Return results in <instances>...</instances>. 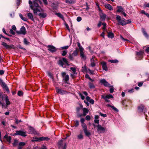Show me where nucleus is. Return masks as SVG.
I'll return each instance as SVG.
<instances>
[{
	"label": "nucleus",
	"instance_id": "6e6552de",
	"mask_svg": "<svg viewBox=\"0 0 149 149\" xmlns=\"http://www.w3.org/2000/svg\"><path fill=\"white\" fill-rule=\"evenodd\" d=\"M100 83L101 84L104 85L105 87H110L111 86L109 83L107 82L105 79H101L100 81Z\"/></svg>",
	"mask_w": 149,
	"mask_h": 149
},
{
	"label": "nucleus",
	"instance_id": "393cba45",
	"mask_svg": "<svg viewBox=\"0 0 149 149\" xmlns=\"http://www.w3.org/2000/svg\"><path fill=\"white\" fill-rule=\"evenodd\" d=\"M83 131L85 135L86 136L89 137L91 135V133L87 130V129Z\"/></svg>",
	"mask_w": 149,
	"mask_h": 149
},
{
	"label": "nucleus",
	"instance_id": "f704fd0d",
	"mask_svg": "<svg viewBox=\"0 0 149 149\" xmlns=\"http://www.w3.org/2000/svg\"><path fill=\"white\" fill-rule=\"evenodd\" d=\"M89 87L90 88H95V86L91 82H89L88 83Z\"/></svg>",
	"mask_w": 149,
	"mask_h": 149
},
{
	"label": "nucleus",
	"instance_id": "bb28decb",
	"mask_svg": "<svg viewBox=\"0 0 149 149\" xmlns=\"http://www.w3.org/2000/svg\"><path fill=\"white\" fill-rule=\"evenodd\" d=\"M144 109V107L141 105L138 107V109L139 112H142Z\"/></svg>",
	"mask_w": 149,
	"mask_h": 149
},
{
	"label": "nucleus",
	"instance_id": "b1692460",
	"mask_svg": "<svg viewBox=\"0 0 149 149\" xmlns=\"http://www.w3.org/2000/svg\"><path fill=\"white\" fill-rule=\"evenodd\" d=\"M27 16L29 19L32 21H34V19L32 13H28L27 14Z\"/></svg>",
	"mask_w": 149,
	"mask_h": 149
},
{
	"label": "nucleus",
	"instance_id": "0e129e2a",
	"mask_svg": "<svg viewBox=\"0 0 149 149\" xmlns=\"http://www.w3.org/2000/svg\"><path fill=\"white\" fill-rule=\"evenodd\" d=\"M111 86V87H112L111 88H110V89L109 90V91L110 92V93H113L114 91V89L113 88V87L112 86Z\"/></svg>",
	"mask_w": 149,
	"mask_h": 149
},
{
	"label": "nucleus",
	"instance_id": "cd10ccee",
	"mask_svg": "<svg viewBox=\"0 0 149 149\" xmlns=\"http://www.w3.org/2000/svg\"><path fill=\"white\" fill-rule=\"evenodd\" d=\"M75 0H66L65 1V2L68 3L72 4L75 2Z\"/></svg>",
	"mask_w": 149,
	"mask_h": 149
},
{
	"label": "nucleus",
	"instance_id": "423d86ee",
	"mask_svg": "<svg viewBox=\"0 0 149 149\" xmlns=\"http://www.w3.org/2000/svg\"><path fill=\"white\" fill-rule=\"evenodd\" d=\"M64 63L68 65V61L65 58H62V60H59L58 61V64L60 66L63 67V66L64 65V63Z\"/></svg>",
	"mask_w": 149,
	"mask_h": 149
},
{
	"label": "nucleus",
	"instance_id": "9b49d317",
	"mask_svg": "<svg viewBox=\"0 0 149 149\" xmlns=\"http://www.w3.org/2000/svg\"><path fill=\"white\" fill-rule=\"evenodd\" d=\"M143 52L142 51H140L136 52V57L137 60H139L141 59L143 57Z\"/></svg>",
	"mask_w": 149,
	"mask_h": 149
},
{
	"label": "nucleus",
	"instance_id": "0eeeda50",
	"mask_svg": "<svg viewBox=\"0 0 149 149\" xmlns=\"http://www.w3.org/2000/svg\"><path fill=\"white\" fill-rule=\"evenodd\" d=\"M61 75L65 83H67L69 79V77L68 74H66L65 72H63L61 73Z\"/></svg>",
	"mask_w": 149,
	"mask_h": 149
},
{
	"label": "nucleus",
	"instance_id": "49530a36",
	"mask_svg": "<svg viewBox=\"0 0 149 149\" xmlns=\"http://www.w3.org/2000/svg\"><path fill=\"white\" fill-rule=\"evenodd\" d=\"M24 43L26 45H28L29 44V42L27 41V39L25 38L24 39Z\"/></svg>",
	"mask_w": 149,
	"mask_h": 149
},
{
	"label": "nucleus",
	"instance_id": "774afa93",
	"mask_svg": "<svg viewBox=\"0 0 149 149\" xmlns=\"http://www.w3.org/2000/svg\"><path fill=\"white\" fill-rule=\"evenodd\" d=\"M102 24L103 25V29L104 30L105 29L106 26V25H107L104 22V23H102Z\"/></svg>",
	"mask_w": 149,
	"mask_h": 149
},
{
	"label": "nucleus",
	"instance_id": "79ce46f5",
	"mask_svg": "<svg viewBox=\"0 0 149 149\" xmlns=\"http://www.w3.org/2000/svg\"><path fill=\"white\" fill-rule=\"evenodd\" d=\"M102 98L105 100L107 102H110V101L109 100V99L107 97H106V96L104 97L103 95H102Z\"/></svg>",
	"mask_w": 149,
	"mask_h": 149
},
{
	"label": "nucleus",
	"instance_id": "6ab92c4d",
	"mask_svg": "<svg viewBox=\"0 0 149 149\" xmlns=\"http://www.w3.org/2000/svg\"><path fill=\"white\" fill-rule=\"evenodd\" d=\"M82 110L83 111V116H86L87 113H88L89 110L87 108H83Z\"/></svg>",
	"mask_w": 149,
	"mask_h": 149
},
{
	"label": "nucleus",
	"instance_id": "a18cd8bd",
	"mask_svg": "<svg viewBox=\"0 0 149 149\" xmlns=\"http://www.w3.org/2000/svg\"><path fill=\"white\" fill-rule=\"evenodd\" d=\"M23 95V93L21 91H19L18 92L17 95L19 96H22Z\"/></svg>",
	"mask_w": 149,
	"mask_h": 149
},
{
	"label": "nucleus",
	"instance_id": "1a4fd4ad",
	"mask_svg": "<svg viewBox=\"0 0 149 149\" xmlns=\"http://www.w3.org/2000/svg\"><path fill=\"white\" fill-rule=\"evenodd\" d=\"M16 32L17 34H23L24 35L26 33V29L24 26H22L20 28L19 31H16Z\"/></svg>",
	"mask_w": 149,
	"mask_h": 149
},
{
	"label": "nucleus",
	"instance_id": "20e7f679",
	"mask_svg": "<svg viewBox=\"0 0 149 149\" xmlns=\"http://www.w3.org/2000/svg\"><path fill=\"white\" fill-rule=\"evenodd\" d=\"M116 18L117 21L118 22V24L123 26L125 25V20H122L121 17L119 15H117L116 16Z\"/></svg>",
	"mask_w": 149,
	"mask_h": 149
},
{
	"label": "nucleus",
	"instance_id": "9d476101",
	"mask_svg": "<svg viewBox=\"0 0 149 149\" xmlns=\"http://www.w3.org/2000/svg\"><path fill=\"white\" fill-rule=\"evenodd\" d=\"M48 50L52 53H54L57 51L56 48L53 45H48L47 46Z\"/></svg>",
	"mask_w": 149,
	"mask_h": 149
},
{
	"label": "nucleus",
	"instance_id": "de8ad7c7",
	"mask_svg": "<svg viewBox=\"0 0 149 149\" xmlns=\"http://www.w3.org/2000/svg\"><path fill=\"white\" fill-rule=\"evenodd\" d=\"M77 138L79 139H81L83 138V136L82 134H81L77 136Z\"/></svg>",
	"mask_w": 149,
	"mask_h": 149
},
{
	"label": "nucleus",
	"instance_id": "69168bd1",
	"mask_svg": "<svg viewBox=\"0 0 149 149\" xmlns=\"http://www.w3.org/2000/svg\"><path fill=\"white\" fill-rule=\"evenodd\" d=\"M69 47L68 46H63V47H61V48L62 49H68Z\"/></svg>",
	"mask_w": 149,
	"mask_h": 149
},
{
	"label": "nucleus",
	"instance_id": "603ef678",
	"mask_svg": "<svg viewBox=\"0 0 149 149\" xmlns=\"http://www.w3.org/2000/svg\"><path fill=\"white\" fill-rule=\"evenodd\" d=\"M99 114L101 116H102L104 118L106 117L107 116V114H103V113H101V112H100L99 113Z\"/></svg>",
	"mask_w": 149,
	"mask_h": 149
},
{
	"label": "nucleus",
	"instance_id": "58836bf2",
	"mask_svg": "<svg viewBox=\"0 0 149 149\" xmlns=\"http://www.w3.org/2000/svg\"><path fill=\"white\" fill-rule=\"evenodd\" d=\"M78 52L77 49L74 50L72 54V55L76 56L78 55Z\"/></svg>",
	"mask_w": 149,
	"mask_h": 149
},
{
	"label": "nucleus",
	"instance_id": "7c9ffc66",
	"mask_svg": "<svg viewBox=\"0 0 149 149\" xmlns=\"http://www.w3.org/2000/svg\"><path fill=\"white\" fill-rule=\"evenodd\" d=\"M142 32L143 33V35L146 37H148V35L146 33L145 29L143 28H142Z\"/></svg>",
	"mask_w": 149,
	"mask_h": 149
},
{
	"label": "nucleus",
	"instance_id": "ea45409f",
	"mask_svg": "<svg viewBox=\"0 0 149 149\" xmlns=\"http://www.w3.org/2000/svg\"><path fill=\"white\" fill-rule=\"evenodd\" d=\"M18 141L17 139H15L14 140V142L13 143V146H16L18 143Z\"/></svg>",
	"mask_w": 149,
	"mask_h": 149
},
{
	"label": "nucleus",
	"instance_id": "a211bd4d",
	"mask_svg": "<svg viewBox=\"0 0 149 149\" xmlns=\"http://www.w3.org/2000/svg\"><path fill=\"white\" fill-rule=\"evenodd\" d=\"M103 69L106 71L107 70V64L105 62H102L101 63Z\"/></svg>",
	"mask_w": 149,
	"mask_h": 149
},
{
	"label": "nucleus",
	"instance_id": "5fc2aeb1",
	"mask_svg": "<svg viewBox=\"0 0 149 149\" xmlns=\"http://www.w3.org/2000/svg\"><path fill=\"white\" fill-rule=\"evenodd\" d=\"M75 123L74 126L76 127H77L79 125V121L78 120H76L75 121Z\"/></svg>",
	"mask_w": 149,
	"mask_h": 149
},
{
	"label": "nucleus",
	"instance_id": "39448f33",
	"mask_svg": "<svg viewBox=\"0 0 149 149\" xmlns=\"http://www.w3.org/2000/svg\"><path fill=\"white\" fill-rule=\"evenodd\" d=\"M1 45L3 46L6 49H15V47L13 45H8L6 43L3 42L1 44Z\"/></svg>",
	"mask_w": 149,
	"mask_h": 149
},
{
	"label": "nucleus",
	"instance_id": "4be33fe9",
	"mask_svg": "<svg viewBox=\"0 0 149 149\" xmlns=\"http://www.w3.org/2000/svg\"><path fill=\"white\" fill-rule=\"evenodd\" d=\"M105 7L106 8L109 10H113L112 7L109 4H107L105 5Z\"/></svg>",
	"mask_w": 149,
	"mask_h": 149
},
{
	"label": "nucleus",
	"instance_id": "864d4df0",
	"mask_svg": "<svg viewBox=\"0 0 149 149\" xmlns=\"http://www.w3.org/2000/svg\"><path fill=\"white\" fill-rule=\"evenodd\" d=\"M6 140L8 142L10 143L11 142V137L10 136H8L7 138L6 139Z\"/></svg>",
	"mask_w": 149,
	"mask_h": 149
},
{
	"label": "nucleus",
	"instance_id": "dca6fc26",
	"mask_svg": "<svg viewBox=\"0 0 149 149\" xmlns=\"http://www.w3.org/2000/svg\"><path fill=\"white\" fill-rule=\"evenodd\" d=\"M118 9L117 10V12H121L122 13L124 11V9L121 6H117Z\"/></svg>",
	"mask_w": 149,
	"mask_h": 149
},
{
	"label": "nucleus",
	"instance_id": "2eb2a0df",
	"mask_svg": "<svg viewBox=\"0 0 149 149\" xmlns=\"http://www.w3.org/2000/svg\"><path fill=\"white\" fill-rule=\"evenodd\" d=\"M29 129L30 133L34 134H37V132L33 127L30 126L29 127Z\"/></svg>",
	"mask_w": 149,
	"mask_h": 149
},
{
	"label": "nucleus",
	"instance_id": "c756f323",
	"mask_svg": "<svg viewBox=\"0 0 149 149\" xmlns=\"http://www.w3.org/2000/svg\"><path fill=\"white\" fill-rule=\"evenodd\" d=\"M142 32L143 33V35L146 37H148V35L146 33L145 29L143 28H142Z\"/></svg>",
	"mask_w": 149,
	"mask_h": 149
},
{
	"label": "nucleus",
	"instance_id": "a878e982",
	"mask_svg": "<svg viewBox=\"0 0 149 149\" xmlns=\"http://www.w3.org/2000/svg\"><path fill=\"white\" fill-rule=\"evenodd\" d=\"M91 65L92 67H94L95 66V64L94 62V60L93 57L91 59Z\"/></svg>",
	"mask_w": 149,
	"mask_h": 149
},
{
	"label": "nucleus",
	"instance_id": "f03ea898",
	"mask_svg": "<svg viewBox=\"0 0 149 149\" xmlns=\"http://www.w3.org/2000/svg\"><path fill=\"white\" fill-rule=\"evenodd\" d=\"M0 85L3 89L5 90L8 93H10L9 89L7 85V84L4 82L3 80L0 78Z\"/></svg>",
	"mask_w": 149,
	"mask_h": 149
},
{
	"label": "nucleus",
	"instance_id": "ddd939ff",
	"mask_svg": "<svg viewBox=\"0 0 149 149\" xmlns=\"http://www.w3.org/2000/svg\"><path fill=\"white\" fill-rule=\"evenodd\" d=\"M97 130L100 133L104 132L105 130V128L102 127L101 125H98L97 126Z\"/></svg>",
	"mask_w": 149,
	"mask_h": 149
},
{
	"label": "nucleus",
	"instance_id": "2f4dec72",
	"mask_svg": "<svg viewBox=\"0 0 149 149\" xmlns=\"http://www.w3.org/2000/svg\"><path fill=\"white\" fill-rule=\"evenodd\" d=\"M5 100L6 101V104L7 105H8L10 104V101L9 100L8 97V96H6L5 97Z\"/></svg>",
	"mask_w": 149,
	"mask_h": 149
},
{
	"label": "nucleus",
	"instance_id": "e433bc0d",
	"mask_svg": "<svg viewBox=\"0 0 149 149\" xmlns=\"http://www.w3.org/2000/svg\"><path fill=\"white\" fill-rule=\"evenodd\" d=\"M77 45L79 47V49L80 50V51H84V49L81 46L80 43L79 42H78Z\"/></svg>",
	"mask_w": 149,
	"mask_h": 149
},
{
	"label": "nucleus",
	"instance_id": "4468645a",
	"mask_svg": "<svg viewBox=\"0 0 149 149\" xmlns=\"http://www.w3.org/2000/svg\"><path fill=\"white\" fill-rule=\"evenodd\" d=\"M100 19L102 21H105L107 17L106 15L103 13H99Z\"/></svg>",
	"mask_w": 149,
	"mask_h": 149
},
{
	"label": "nucleus",
	"instance_id": "680f3d73",
	"mask_svg": "<svg viewBox=\"0 0 149 149\" xmlns=\"http://www.w3.org/2000/svg\"><path fill=\"white\" fill-rule=\"evenodd\" d=\"M113 110L115 111L118 112V109H117L116 107H115L114 106H113L111 108Z\"/></svg>",
	"mask_w": 149,
	"mask_h": 149
},
{
	"label": "nucleus",
	"instance_id": "7ed1b4c3",
	"mask_svg": "<svg viewBox=\"0 0 149 149\" xmlns=\"http://www.w3.org/2000/svg\"><path fill=\"white\" fill-rule=\"evenodd\" d=\"M14 135H19L25 137L27 136L26 132L22 130H16L15 133L14 134Z\"/></svg>",
	"mask_w": 149,
	"mask_h": 149
},
{
	"label": "nucleus",
	"instance_id": "6e6d98bb",
	"mask_svg": "<svg viewBox=\"0 0 149 149\" xmlns=\"http://www.w3.org/2000/svg\"><path fill=\"white\" fill-rule=\"evenodd\" d=\"M120 39H121L122 40H123L124 41H128L129 42H130V41L129 40H127V39H125L123 38V37L121 36V35H120Z\"/></svg>",
	"mask_w": 149,
	"mask_h": 149
},
{
	"label": "nucleus",
	"instance_id": "4d7b16f0",
	"mask_svg": "<svg viewBox=\"0 0 149 149\" xmlns=\"http://www.w3.org/2000/svg\"><path fill=\"white\" fill-rule=\"evenodd\" d=\"M25 145V143L24 142H20L19 144V146H21L22 147L24 146Z\"/></svg>",
	"mask_w": 149,
	"mask_h": 149
},
{
	"label": "nucleus",
	"instance_id": "c9c22d12",
	"mask_svg": "<svg viewBox=\"0 0 149 149\" xmlns=\"http://www.w3.org/2000/svg\"><path fill=\"white\" fill-rule=\"evenodd\" d=\"M70 69L72 71L73 73L74 74H77V72L76 71V69L74 67H71L70 68Z\"/></svg>",
	"mask_w": 149,
	"mask_h": 149
},
{
	"label": "nucleus",
	"instance_id": "e2e57ef3",
	"mask_svg": "<svg viewBox=\"0 0 149 149\" xmlns=\"http://www.w3.org/2000/svg\"><path fill=\"white\" fill-rule=\"evenodd\" d=\"M0 36H1V37L2 38H3L5 39H6L7 40H8V41H10V39L9 38H6V37L4 36H3V35H2L1 34H0Z\"/></svg>",
	"mask_w": 149,
	"mask_h": 149
},
{
	"label": "nucleus",
	"instance_id": "f257e3e1",
	"mask_svg": "<svg viewBox=\"0 0 149 149\" xmlns=\"http://www.w3.org/2000/svg\"><path fill=\"white\" fill-rule=\"evenodd\" d=\"M29 3L30 5L31 8L33 10V12L35 15H37V12L40 11V10L38 8H34V7H39L38 3L40 4H41L42 3L40 0H33V3L31 1L29 0Z\"/></svg>",
	"mask_w": 149,
	"mask_h": 149
},
{
	"label": "nucleus",
	"instance_id": "473e14b6",
	"mask_svg": "<svg viewBox=\"0 0 149 149\" xmlns=\"http://www.w3.org/2000/svg\"><path fill=\"white\" fill-rule=\"evenodd\" d=\"M47 73L48 75V76L52 79H54V77L52 75V74L51 73V72H49L47 71Z\"/></svg>",
	"mask_w": 149,
	"mask_h": 149
},
{
	"label": "nucleus",
	"instance_id": "4c0bfd02",
	"mask_svg": "<svg viewBox=\"0 0 149 149\" xmlns=\"http://www.w3.org/2000/svg\"><path fill=\"white\" fill-rule=\"evenodd\" d=\"M81 126L83 128V130H85L87 129V126L85 123H82Z\"/></svg>",
	"mask_w": 149,
	"mask_h": 149
},
{
	"label": "nucleus",
	"instance_id": "37998d69",
	"mask_svg": "<svg viewBox=\"0 0 149 149\" xmlns=\"http://www.w3.org/2000/svg\"><path fill=\"white\" fill-rule=\"evenodd\" d=\"M109 61L111 63H116L118 62V61L116 59L110 60Z\"/></svg>",
	"mask_w": 149,
	"mask_h": 149
},
{
	"label": "nucleus",
	"instance_id": "f8f14e48",
	"mask_svg": "<svg viewBox=\"0 0 149 149\" xmlns=\"http://www.w3.org/2000/svg\"><path fill=\"white\" fill-rule=\"evenodd\" d=\"M56 91L58 93L61 95H64L67 93V92L58 87L56 88Z\"/></svg>",
	"mask_w": 149,
	"mask_h": 149
},
{
	"label": "nucleus",
	"instance_id": "412c9836",
	"mask_svg": "<svg viewBox=\"0 0 149 149\" xmlns=\"http://www.w3.org/2000/svg\"><path fill=\"white\" fill-rule=\"evenodd\" d=\"M38 15L40 17L44 18L47 16V14L46 13H40L38 14Z\"/></svg>",
	"mask_w": 149,
	"mask_h": 149
},
{
	"label": "nucleus",
	"instance_id": "3c124183",
	"mask_svg": "<svg viewBox=\"0 0 149 149\" xmlns=\"http://www.w3.org/2000/svg\"><path fill=\"white\" fill-rule=\"evenodd\" d=\"M77 74H74V73L73 74H70V77L72 79H74L75 78V76L77 75Z\"/></svg>",
	"mask_w": 149,
	"mask_h": 149
},
{
	"label": "nucleus",
	"instance_id": "c03bdc74",
	"mask_svg": "<svg viewBox=\"0 0 149 149\" xmlns=\"http://www.w3.org/2000/svg\"><path fill=\"white\" fill-rule=\"evenodd\" d=\"M67 53V51L66 50H64L63 51L61 55L63 56H65Z\"/></svg>",
	"mask_w": 149,
	"mask_h": 149
},
{
	"label": "nucleus",
	"instance_id": "a19ab883",
	"mask_svg": "<svg viewBox=\"0 0 149 149\" xmlns=\"http://www.w3.org/2000/svg\"><path fill=\"white\" fill-rule=\"evenodd\" d=\"M55 14L58 17L61 18H63V15L60 13H55Z\"/></svg>",
	"mask_w": 149,
	"mask_h": 149
},
{
	"label": "nucleus",
	"instance_id": "aec40b11",
	"mask_svg": "<svg viewBox=\"0 0 149 149\" xmlns=\"http://www.w3.org/2000/svg\"><path fill=\"white\" fill-rule=\"evenodd\" d=\"M107 36L109 38L112 39L114 37V34L111 32H108Z\"/></svg>",
	"mask_w": 149,
	"mask_h": 149
},
{
	"label": "nucleus",
	"instance_id": "338daca9",
	"mask_svg": "<svg viewBox=\"0 0 149 149\" xmlns=\"http://www.w3.org/2000/svg\"><path fill=\"white\" fill-rule=\"evenodd\" d=\"M81 17H78L77 19V20L78 22H80L81 20Z\"/></svg>",
	"mask_w": 149,
	"mask_h": 149
},
{
	"label": "nucleus",
	"instance_id": "052dcab7",
	"mask_svg": "<svg viewBox=\"0 0 149 149\" xmlns=\"http://www.w3.org/2000/svg\"><path fill=\"white\" fill-rule=\"evenodd\" d=\"M85 119L86 120H91V117L89 115H87Z\"/></svg>",
	"mask_w": 149,
	"mask_h": 149
},
{
	"label": "nucleus",
	"instance_id": "f3484780",
	"mask_svg": "<svg viewBox=\"0 0 149 149\" xmlns=\"http://www.w3.org/2000/svg\"><path fill=\"white\" fill-rule=\"evenodd\" d=\"M63 140L61 139L58 142V145L59 149L63 148Z\"/></svg>",
	"mask_w": 149,
	"mask_h": 149
},
{
	"label": "nucleus",
	"instance_id": "c85d7f7f",
	"mask_svg": "<svg viewBox=\"0 0 149 149\" xmlns=\"http://www.w3.org/2000/svg\"><path fill=\"white\" fill-rule=\"evenodd\" d=\"M84 51H80V56L81 58L84 60L86 59V58L85 56L84 55L83 52Z\"/></svg>",
	"mask_w": 149,
	"mask_h": 149
},
{
	"label": "nucleus",
	"instance_id": "72a5a7b5",
	"mask_svg": "<svg viewBox=\"0 0 149 149\" xmlns=\"http://www.w3.org/2000/svg\"><path fill=\"white\" fill-rule=\"evenodd\" d=\"M40 140L42 141H48L50 139V138L48 137H40Z\"/></svg>",
	"mask_w": 149,
	"mask_h": 149
},
{
	"label": "nucleus",
	"instance_id": "13d9d810",
	"mask_svg": "<svg viewBox=\"0 0 149 149\" xmlns=\"http://www.w3.org/2000/svg\"><path fill=\"white\" fill-rule=\"evenodd\" d=\"M79 96L81 97V98L82 100H83L85 98V97L81 93H79Z\"/></svg>",
	"mask_w": 149,
	"mask_h": 149
},
{
	"label": "nucleus",
	"instance_id": "5701e85b",
	"mask_svg": "<svg viewBox=\"0 0 149 149\" xmlns=\"http://www.w3.org/2000/svg\"><path fill=\"white\" fill-rule=\"evenodd\" d=\"M40 137H33V139L31 140V141L33 142H34L35 141L36 142H39L41 141V140H40Z\"/></svg>",
	"mask_w": 149,
	"mask_h": 149
},
{
	"label": "nucleus",
	"instance_id": "bf43d9fd",
	"mask_svg": "<svg viewBox=\"0 0 149 149\" xmlns=\"http://www.w3.org/2000/svg\"><path fill=\"white\" fill-rule=\"evenodd\" d=\"M72 56H72V55H71V54H70L68 56V58L69 59L71 60H73L74 59V58Z\"/></svg>",
	"mask_w": 149,
	"mask_h": 149
},
{
	"label": "nucleus",
	"instance_id": "8fccbe9b",
	"mask_svg": "<svg viewBox=\"0 0 149 149\" xmlns=\"http://www.w3.org/2000/svg\"><path fill=\"white\" fill-rule=\"evenodd\" d=\"M106 97H107L109 99V98H113V96L111 94L108 95L106 96Z\"/></svg>",
	"mask_w": 149,
	"mask_h": 149
},
{
	"label": "nucleus",
	"instance_id": "09e8293b",
	"mask_svg": "<svg viewBox=\"0 0 149 149\" xmlns=\"http://www.w3.org/2000/svg\"><path fill=\"white\" fill-rule=\"evenodd\" d=\"M125 25L128 24H130L131 22V21L130 19H129L127 20L126 22L125 21Z\"/></svg>",
	"mask_w": 149,
	"mask_h": 149
}]
</instances>
